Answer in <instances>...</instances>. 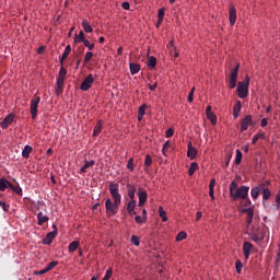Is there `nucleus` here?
<instances>
[{"label":"nucleus","mask_w":280,"mask_h":280,"mask_svg":"<svg viewBox=\"0 0 280 280\" xmlns=\"http://www.w3.org/2000/svg\"><path fill=\"white\" fill-rule=\"evenodd\" d=\"M108 189L114 202L110 198L106 199V213H112V215H116L117 211H119V205H121V194H119V184L110 183Z\"/></svg>","instance_id":"nucleus-1"},{"label":"nucleus","mask_w":280,"mask_h":280,"mask_svg":"<svg viewBox=\"0 0 280 280\" xmlns=\"http://www.w3.org/2000/svg\"><path fill=\"white\" fill-rule=\"evenodd\" d=\"M248 84H250V78L248 75H246L244 81L238 82L236 91L241 100L248 96Z\"/></svg>","instance_id":"nucleus-2"},{"label":"nucleus","mask_w":280,"mask_h":280,"mask_svg":"<svg viewBox=\"0 0 280 280\" xmlns=\"http://www.w3.org/2000/svg\"><path fill=\"white\" fill-rule=\"evenodd\" d=\"M248 191H250V187L248 186H241L232 197L233 200H237L241 198V200H246L248 198Z\"/></svg>","instance_id":"nucleus-3"},{"label":"nucleus","mask_w":280,"mask_h":280,"mask_svg":"<svg viewBox=\"0 0 280 280\" xmlns=\"http://www.w3.org/2000/svg\"><path fill=\"white\" fill-rule=\"evenodd\" d=\"M40 104V96H33L31 100V116L32 119H36L38 115V105Z\"/></svg>","instance_id":"nucleus-4"},{"label":"nucleus","mask_w":280,"mask_h":280,"mask_svg":"<svg viewBox=\"0 0 280 280\" xmlns=\"http://www.w3.org/2000/svg\"><path fill=\"white\" fill-rule=\"evenodd\" d=\"M240 71V65H237L230 74V79H229V86L230 89H235V86H237V73Z\"/></svg>","instance_id":"nucleus-5"},{"label":"nucleus","mask_w":280,"mask_h":280,"mask_svg":"<svg viewBox=\"0 0 280 280\" xmlns=\"http://www.w3.org/2000/svg\"><path fill=\"white\" fill-rule=\"evenodd\" d=\"M52 229L55 230L52 232H49L43 240V244H45V246H49L51 242L56 240V235H58V228H56V224L52 225Z\"/></svg>","instance_id":"nucleus-6"},{"label":"nucleus","mask_w":280,"mask_h":280,"mask_svg":"<svg viewBox=\"0 0 280 280\" xmlns=\"http://www.w3.org/2000/svg\"><path fill=\"white\" fill-rule=\"evenodd\" d=\"M253 115H246L241 121V132H246L248 126H253Z\"/></svg>","instance_id":"nucleus-7"},{"label":"nucleus","mask_w":280,"mask_h":280,"mask_svg":"<svg viewBox=\"0 0 280 280\" xmlns=\"http://www.w3.org/2000/svg\"><path fill=\"white\" fill-rule=\"evenodd\" d=\"M93 82H95L93 74H89L81 83V86H80L81 91H89V89L93 86Z\"/></svg>","instance_id":"nucleus-8"},{"label":"nucleus","mask_w":280,"mask_h":280,"mask_svg":"<svg viewBox=\"0 0 280 280\" xmlns=\"http://www.w3.org/2000/svg\"><path fill=\"white\" fill-rule=\"evenodd\" d=\"M243 213H246L247 219H246V226H250L253 224V218H255V209L253 207L245 208L243 209Z\"/></svg>","instance_id":"nucleus-9"},{"label":"nucleus","mask_w":280,"mask_h":280,"mask_svg":"<svg viewBox=\"0 0 280 280\" xmlns=\"http://www.w3.org/2000/svg\"><path fill=\"white\" fill-rule=\"evenodd\" d=\"M229 21L232 26L235 25V22L237 21V10H235L233 4H230L229 8Z\"/></svg>","instance_id":"nucleus-10"},{"label":"nucleus","mask_w":280,"mask_h":280,"mask_svg":"<svg viewBox=\"0 0 280 280\" xmlns=\"http://www.w3.org/2000/svg\"><path fill=\"white\" fill-rule=\"evenodd\" d=\"M264 231L260 230H253L252 232V240L253 242H255L256 244H259L260 242H264Z\"/></svg>","instance_id":"nucleus-11"},{"label":"nucleus","mask_w":280,"mask_h":280,"mask_svg":"<svg viewBox=\"0 0 280 280\" xmlns=\"http://www.w3.org/2000/svg\"><path fill=\"white\" fill-rule=\"evenodd\" d=\"M252 250H253V245L250 244V242H244L243 243V255H244L245 261H248Z\"/></svg>","instance_id":"nucleus-12"},{"label":"nucleus","mask_w":280,"mask_h":280,"mask_svg":"<svg viewBox=\"0 0 280 280\" xmlns=\"http://www.w3.org/2000/svg\"><path fill=\"white\" fill-rule=\"evenodd\" d=\"M14 121V114H9L1 122V128L3 130H7V128H10Z\"/></svg>","instance_id":"nucleus-13"},{"label":"nucleus","mask_w":280,"mask_h":280,"mask_svg":"<svg viewBox=\"0 0 280 280\" xmlns=\"http://www.w3.org/2000/svg\"><path fill=\"white\" fill-rule=\"evenodd\" d=\"M138 198H139V207H143V205H145V201L148 200V192L143 189H139Z\"/></svg>","instance_id":"nucleus-14"},{"label":"nucleus","mask_w":280,"mask_h":280,"mask_svg":"<svg viewBox=\"0 0 280 280\" xmlns=\"http://www.w3.org/2000/svg\"><path fill=\"white\" fill-rule=\"evenodd\" d=\"M196 154H198V150L196 148H194V145H191V142H189L187 158L191 159V161H194V159H196Z\"/></svg>","instance_id":"nucleus-15"},{"label":"nucleus","mask_w":280,"mask_h":280,"mask_svg":"<svg viewBox=\"0 0 280 280\" xmlns=\"http://www.w3.org/2000/svg\"><path fill=\"white\" fill-rule=\"evenodd\" d=\"M260 189L262 191V200H270L272 192L270 189L266 188V184H260Z\"/></svg>","instance_id":"nucleus-16"},{"label":"nucleus","mask_w":280,"mask_h":280,"mask_svg":"<svg viewBox=\"0 0 280 280\" xmlns=\"http://www.w3.org/2000/svg\"><path fill=\"white\" fill-rule=\"evenodd\" d=\"M242 110V102L237 101L233 107V116L234 119H237V117H240V113Z\"/></svg>","instance_id":"nucleus-17"},{"label":"nucleus","mask_w":280,"mask_h":280,"mask_svg":"<svg viewBox=\"0 0 280 280\" xmlns=\"http://www.w3.org/2000/svg\"><path fill=\"white\" fill-rule=\"evenodd\" d=\"M259 194H261V184L252 188L250 190V196L254 200H257L259 198Z\"/></svg>","instance_id":"nucleus-18"},{"label":"nucleus","mask_w":280,"mask_h":280,"mask_svg":"<svg viewBox=\"0 0 280 280\" xmlns=\"http://www.w3.org/2000/svg\"><path fill=\"white\" fill-rule=\"evenodd\" d=\"M37 220H38V225L43 226V224H45V222H49V217H47L43 212H38L37 213Z\"/></svg>","instance_id":"nucleus-19"},{"label":"nucleus","mask_w":280,"mask_h":280,"mask_svg":"<svg viewBox=\"0 0 280 280\" xmlns=\"http://www.w3.org/2000/svg\"><path fill=\"white\" fill-rule=\"evenodd\" d=\"M127 189L130 200H135V192L137 191V187H135V185L132 184H127Z\"/></svg>","instance_id":"nucleus-20"},{"label":"nucleus","mask_w":280,"mask_h":280,"mask_svg":"<svg viewBox=\"0 0 280 280\" xmlns=\"http://www.w3.org/2000/svg\"><path fill=\"white\" fill-rule=\"evenodd\" d=\"M69 54H71V45L66 46V49L60 58V65H63L65 60L69 58Z\"/></svg>","instance_id":"nucleus-21"},{"label":"nucleus","mask_w":280,"mask_h":280,"mask_svg":"<svg viewBox=\"0 0 280 280\" xmlns=\"http://www.w3.org/2000/svg\"><path fill=\"white\" fill-rule=\"evenodd\" d=\"M78 248H80V241H73L68 246L69 253H75Z\"/></svg>","instance_id":"nucleus-22"},{"label":"nucleus","mask_w":280,"mask_h":280,"mask_svg":"<svg viewBox=\"0 0 280 280\" xmlns=\"http://www.w3.org/2000/svg\"><path fill=\"white\" fill-rule=\"evenodd\" d=\"M93 165H95V161H85L84 165L81 167V174H86V170H89V167H93Z\"/></svg>","instance_id":"nucleus-23"},{"label":"nucleus","mask_w":280,"mask_h":280,"mask_svg":"<svg viewBox=\"0 0 280 280\" xmlns=\"http://www.w3.org/2000/svg\"><path fill=\"white\" fill-rule=\"evenodd\" d=\"M9 189L14 191L18 196H23V188L21 186L13 185L12 183L9 185Z\"/></svg>","instance_id":"nucleus-24"},{"label":"nucleus","mask_w":280,"mask_h":280,"mask_svg":"<svg viewBox=\"0 0 280 280\" xmlns=\"http://www.w3.org/2000/svg\"><path fill=\"white\" fill-rule=\"evenodd\" d=\"M10 184V180L5 179V177L0 178V191H5Z\"/></svg>","instance_id":"nucleus-25"},{"label":"nucleus","mask_w":280,"mask_h":280,"mask_svg":"<svg viewBox=\"0 0 280 280\" xmlns=\"http://www.w3.org/2000/svg\"><path fill=\"white\" fill-rule=\"evenodd\" d=\"M129 68H130L131 75H136V73L141 71V66L139 63H130Z\"/></svg>","instance_id":"nucleus-26"},{"label":"nucleus","mask_w":280,"mask_h":280,"mask_svg":"<svg viewBox=\"0 0 280 280\" xmlns=\"http://www.w3.org/2000/svg\"><path fill=\"white\" fill-rule=\"evenodd\" d=\"M32 150H33L32 147L26 144L22 151L23 159H30V154H32Z\"/></svg>","instance_id":"nucleus-27"},{"label":"nucleus","mask_w":280,"mask_h":280,"mask_svg":"<svg viewBox=\"0 0 280 280\" xmlns=\"http://www.w3.org/2000/svg\"><path fill=\"white\" fill-rule=\"evenodd\" d=\"M137 207V200L131 199L128 203H127V211L128 213H132V211L136 209Z\"/></svg>","instance_id":"nucleus-28"},{"label":"nucleus","mask_w":280,"mask_h":280,"mask_svg":"<svg viewBox=\"0 0 280 280\" xmlns=\"http://www.w3.org/2000/svg\"><path fill=\"white\" fill-rule=\"evenodd\" d=\"M82 27L88 34H91V32H93V26H91V24H89V21L86 20L82 21Z\"/></svg>","instance_id":"nucleus-29"},{"label":"nucleus","mask_w":280,"mask_h":280,"mask_svg":"<svg viewBox=\"0 0 280 280\" xmlns=\"http://www.w3.org/2000/svg\"><path fill=\"white\" fill-rule=\"evenodd\" d=\"M237 182H232L230 184V196L231 198H233V196L235 195V192L237 191Z\"/></svg>","instance_id":"nucleus-30"},{"label":"nucleus","mask_w":280,"mask_h":280,"mask_svg":"<svg viewBox=\"0 0 280 280\" xmlns=\"http://www.w3.org/2000/svg\"><path fill=\"white\" fill-rule=\"evenodd\" d=\"M196 170H198V163L192 162V163L190 164L189 170H188L189 176H194V174H196Z\"/></svg>","instance_id":"nucleus-31"},{"label":"nucleus","mask_w":280,"mask_h":280,"mask_svg":"<svg viewBox=\"0 0 280 280\" xmlns=\"http://www.w3.org/2000/svg\"><path fill=\"white\" fill-rule=\"evenodd\" d=\"M102 132V120H100L94 127L93 137H97Z\"/></svg>","instance_id":"nucleus-32"},{"label":"nucleus","mask_w":280,"mask_h":280,"mask_svg":"<svg viewBox=\"0 0 280 280\" xmlns=\"http://www.w3.org/2000/svg\"><path fill=\"white\" fill-rule=\"evenodd\" d=\"M159 214L160 218L162 219V222H167V212L163 210V207L159 208Z\"/></svg>","instance_id":"nucleus-33"},{"label":"nucleus","mask_w":280,"mask_h":280,"mask_svg":"<svg viewBox=\"0 0 280 280\" xmlns=\"http://www.w3.org/2000/svg\"><path fill=\"white\" fill-rule=\"evenodd\" d=\"M207 118L211 121L212 126H215V124H218V116H215V114H208Z\"/></svg>","instance_id":"nucleus-34"},{"label":"nucleus","mask_w":280,"mask_h":280,"mask_svg":"<svg viewBox=\"0 0 280 280\" xmlns=\"http://www.w3.org/2000/svg\"><path fill=\"white\" fill-rule=\"evenodd\" d=\"M259 139H266V135H264V133L255 135L252 139V143L255 145V143H257V141H259Z\"/></svg>","instance_id":"nucleus-35"},{"label":"nucleus","mask_w":280,"mask_h":280,"mask_svg":"<svg viewBox=\"0 0 280 280\" xmlns=\"http://www.w3.org/2000/svg\"><path fill=\"white\" fill-rule=\"evenodd\" d=\"M235 268L237 275H242V269L244 268V264H242V260H236Z\"/></svg>","instance_id":"nucleus-36"},{"label":"nucleus","mask_w":280,"mask_h":280,"mask_svg":"<svg viewBox=\"0 0 280 280\" xmlns=\"http://www.w3.org/2000/svg\"><path fill=\"white\" fill-rule=\"evenodd\" d=\"M130 242L133 244V246H139L141 244V240L137 235H132Z\"/></svg>","instance_id":"nucleus-37"},{"label":"nucleus","mask_w":280,"mask_h":280,"mask_svg":"<svg viewBox=\"0 0 280 280\" xmlns=\"http://www.w3.org/2000/svg\"><path fill=\"white\" fill-rule=\"evenodd\" d=\"M75 43H83L86 40V37L84 36V31H80L79 36L74 39Z\"/></svg>","instance_id":"nucleus-38"},{"label":"nucleus","mask_w":280,"mask_h":280,"mask_svg":"<svg viewBox=\"0 0 280 280\" xmlns=\"http://www.w3.org/2000/svg\"><path fill=\"white\" fill-rule=\"evenodd\" d=\"M127 168L129 172H135V159H129L128 163H127Z\"/></svg>","instance_id":"nucleus-39"},{"label":"nucleus","mask_w":280,"mask_h":280,"mask_svg":"<svg viewBox=\"0 0 280 280\" xmlns=\"http://www.w3.org/2000/svg\"><path fill=\"white\" fill-rule=\"evenodd\" d=\"M148 67H150L151 69H154V67H156V58L149 57Z\"/></svg>","instance_id":"nucleus-40"},{"label":"nucleus","mask_w":280,"mask_h":280,"mask_svg":"<svg viewBox=\"0 0 280 280\" xmlns=\"http://www.w3.org/2000/svg\"><path fill=\"white\" fill-rule=\"evenodd\" d=\"M183 240H187V233L185 232H179L176 236L177 242H183Z\"/></svg>","instance_id":"nucleus-41"},{"label":"nucleus","mask_w":280,"mask_h":280,"mask_svg":"<svg viewBox=\"0 0 280 280\" xmlns=\"http://www.w3.org/2000/svg\"><path fill=\"white\" fill-rule=\"evenodd\" d=\"M152 165V156L150 154L145 155L144 167H150Z\"/></svg>","instance_id":"nucleus-42"},{"label":"nucleus","mask_w":280,"mask_h":280,"mask_svg":"<svg viewBox=\"0 0 280 280\" xmlns=\"http://www.w3.org/2000/svg\"><path fill=\"white\" fill-rule=\"evenodd\" d=\"M240 163H242V151L236 150L235 164L240 165Z\"/></svg>","instance_id":"nucleus-43"},{"label":"nucleus","mask_w":280,"mask_h":280,"mask_svg":"<svg viewBox=\"0 0 280 280\" xmlns=\"http://www.w3.org/2000/svg\"><path fill=\"white\" fill-rule=\"evenodd\" d=\"M83 45H84L85 47H88V49H90V51H92V49L95 48V44H91V42H89V39H85V40L83 42Z\"/></svg>","instance_id":"nucleus-44"},{"label":"nucleus","mask_w":280,"mask_h":280,"mask_svg":"<svg viewBox=\"0 0 280 280\" xmlns=\"http://www.w3.org/2000/svg\"><path fill=\"white\" fill-rule=\"evenodd\" d=\"M58 266V261H50L47 266H46V270L49 272L50 270H54V267Z\"/></svg>","instance_id":"nucleus-45"},{"label":"nucleus","mask_w":280,"mask_h":280,"mask_svg":"<svg viewBox=\"0 0 280 280\" xmlns=\"http://www.w3.org/2000/svg\"><path fill=\"white\" fill-rule=\"evenodd\" d=\"M58 78H67V69H65V67L60 68Z\"/></svg>","instance_id":"nucleus-46"},{"label":"nucleus","mask_w":280,"mask_h":280,"mask_svg":"<svg viewBox=\"0 0 280 280\" xmlns=\"http://www.w3.org/2000/svg\"><path fill=\"white\" fill-rule=\"evenodd\" d=\"M110 277H113V268H109V269L106 271V273H105L103 280H109Z\"/></svg>","instance_id":"nucleus-47"},{"label":"nucleus","mask_w":280,"mask_h":280,"mask_svg":"<svg viewBox=\"0 0 280 280\" xmlns=\"http://www.w3.org/2000/svg\"><path fill=\"white\" fill-rule=\"evenodd\" d=\"M62 86H65V79L58 77V79H57V88L58 89H62Z\"/></svg>","instance_id":"nucleus-48"},{"label":"nucleus","mask_w":280,"mask_h":280,"mask_svg":"<svg viewBox=\"0 0 280 280\" xmlns=\"http://www.w3.org/2000/svg\"><path fill=\"white\" fill-rule=\"evenodd\" d=\"M158 19H160V21H163V19H165V9L159 10Z\"/></svg>","instance_id":"nucleus-49"},{"label":"nucleus","mask_w":280,"mask_h":280,"mask_svg":"<svg viewBox=\"0 0 280 280\" xmlns=\"http://www.w3.org/2000/svg\"><path fill=\"white\" fill-rule=\"evenodd\" d=\"M276 209L279 211L280 209V191L276 195Z\"/></svg>","instance_id":"nucleus-50"},{"label":"nucleus","mask_w":280,"mask_h":280,"mask_svg":"<svg viewBox=\"0 0 280 280\" xmlns=\"http://www.w3.org/2000/svg\"><path fill=\"white\" fill-rule=\"evenodd\" d=\"M148 108V105L143 104L139 107L138 115H145V109Z\"/></svg>","instance_id":"nucleus-51"},{"label":"nucleus","mask_w":280,"mask_h":280,"mask_svg":"<svg viewBox=\"0 0 280 280\" xmlns=\"http://www.w3.org/2000/svg\"><path fill=\"white\" fill-rule=\"evenodd\" d=\"M93 58V52L88 51L84 57V62H89Z\"/></svg>","instance_id":"nucleus-52"},{"label":"nucleus","mask_w":280,"mask_h":280,"mask_svg":"<svg viewBox=\"0 0 280 280\" xmlns=\"http://www.w3.org/2000/svg\"><path fill=\"white\" fill-rule=\"evenodd\" d=\"M194 91H196V88H192L191 91L188 94V102H194Z\"/></svg>","instance_id":"nucleus-53"},{"label":"nucleus","mask_w":280,"mask_h":280,"mask_svg":"<svg viewBox=\"0 0 280 280\" xmlns=\"http://www.w3.org/2000/svg\"><path fill=\"white\" fill-rule=\"evenodd\" d=\"M135 220L137 224H143L145 222V219H142L141 215H136Z\"/></svg>","instance_id":"nucleus-54"},{"label":"nucleus","mask_w":280,"mask_h":280,"mask_svg":"<svg viewBox=\"0 0 280 280\" xmlns=\"http://www.w3.org/2000/svg\"><path fill=\"white\" fill-rule=\"evenodd\" d=\"M166 137L167 138H170V137H174V129H172V128H168L167 130H166Z\"/></svg>","instance_id":"nucleus-55"},{"label":"nucleus","mask_w":280,"mask_h":280,"mask_svg":"<svg viewBox=\"0 0 280 280\" xmlns=\"http://www.w3.org/2000/svg\"><path fill=\"white\" fill-rule=\"evenodd\" d=\"M0 207H2L3 211H8V209H10V206L5 205L3 201H0Z\"/></svg>","instance_id":"nucleus-56"},{"label":"nucleus","mask_w":280,"mask_h":280,"mask_svg":"<svg viewBox=\"0 0 280 280\" xmlns=\"http://www.w3.org/2000/svg\"><path fill=\"white\" fill-rule=\"evenodd\" d=\"M261 128H266V126H268V119L267 118H262L261 122H260Z\"/></svg>","instance_id":"nucleus-57"},{"label":"nucleus","mask_w":280,"mask_h":280,"mask_svg":"<svg viewBox=\"0 0 280 280\" xmlns=\"http://www.w3.org/2000/svg\"><path fill=\"white\" fill-rule=\"evenodd\" d=\"M214 187H215V179H211L210 184H209V190H211V189L213 190Z\"/></svg>","instance_id":"nucleus-58"},{"label":"nucleus","mask_w":280,"mask_h":280,"mask_svg":"<svg viewBox=\"0 0 280 280\" xmlns=\"http://www.w3.org/2000/svg\"><path fill=\"white\" fill-rule=\"evenodd\" d=\"M122 9L124 10H130V3L129 2H122Z\"/></svg>","instance_id":"nucleus-59"},{"label":"nucleus","mask_w":280,"mask_h":280,"mask_svg":"<svg viewBox=\"0 0 280 280\" xmlns=\"http://www.w3.org/2000/svg\"><path fill=\"white\" fill-rule=\"evenodd\" d=\"M213 112L211 110V105H208L206 108V115H211Z\"/></svg>","instance_id":"nucleus-60"},{"label":"nucleus","mask_w":280,"mask_h":280,"mask_svg":"<svg viewBox=\"0 0 280 280\" xmlns=\"http://www.w3.org/2000/svg\"><path fill=\"white\" fill-rule=\"evenodd\" d=\"M209 196H210L211 200H215V195L212 189L209 190Z\"/></svg>","instance_id":"nucleus-61"},{"label":"nucleus","mask_w":280,"mask_h":280,"mask_svg":"<svg viewBox=\"0 0 280 280\" xmlns=\"http://www.w3.org/2000/svg\"><path fill=\"white\" fill-rule=\"evenodd\" d=\"M46 272H49V271L47 270V267L44 268V269H42V270H39V271H37V275H46Z\"/></svg>","instance_id":"nucleus-62"},{"label":"nucleus","mask_w":280,"mask_h":280,"mask_svg":"<svg viewBox=\"0 0 280 280\" xmlns=\"http://www.w3.org/2000/svg\"><path fill=\"white\" fill-rule=\"evenodd\" d=\"M171 147H172V142H170V140H167V141L164 143V145H163V148L166 149V150H167V148H171Z\"/></svg>","instance_id":"nucleus-63"},{"label":"nucleus","mask_w":280,"mask_h":280,"mask_svg":"<svg viewBox=\"0 0 280 280\" xmlns=\"http://www.w3.org/2000/svg\"><path fill=\"white\" fill-rule=\"evenodd\" d=\"M158 84L154 83L153 85H149L150 91H156Z\"/></svg>","instance_id":"nucleus-64"}]
</instances>
